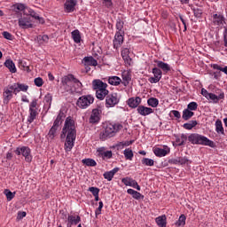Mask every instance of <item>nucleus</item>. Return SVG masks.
<instances>
[{"label":"nucleus","instance_id":"obj_1","mask_svg":"<svg viewBox=\"0 0 227 227\" xmlns=\"http://www.w3.org/2000/svg\"><path fill=\"white\" fill-rule=\"evenodd\" d=\"M62 139H65V150L66 152H72L74 148V143H75L76 131H75V121L71 117H67L65 121L64 128L60 135Z\"/></svg>","mask_w":227,"mask_h":227},{"label":"nucleus","instance_id":"obj_2","mask_svg":"<svg viewBox=\"0 0 227 227\" xmlns=\"http://www.w3.org/2000/svg\"><path fill=\"white\" fill-rule=\"evenodd\" d=\"M74 84H76L78 88H82V83L74 74L64 76L61 80L60 93H69V95L75 93V90L72 87Z\"/></svg>","mask_w":227,"mask_h":227},{"label":"nucleus","instance_id":"obj_3","mask_svg":"<svg viewBox=\"0 0 227 227\" xmlns=\"http://www.w3.org/2000/svg\"><path fill=\"white\" fill-rule=\"evenodd\" d=\"M188 141L192 143V145H202L203 146H210L214 148V141L208 139L207 137L203 135H200L198 133H192L188 137Z\"/></svg>","mask_w":227,"mask_h":227},{"label":"nucleus","instance_id":"obj_4","mask_svg":"<svg viewBox=\"0 0 227 227\" xmlns=\"http://www.w3.org/2000/svg\"><path fill=\"white\" fill-rule=\"evenodd\" d=\"M63 118H65V114L59 112L56 120L53 122L52 127L50 129L48 133V139H54L58 136V132L61 130V124L63 123Z\"/></svg>","mask_w":227,"mask_h":227},{"label":"nucleus","instance_id":"obj_5","mask_svg":"<svg viewBox=\"0 0 227 227\" xmlns=\"http://www.w3.org/2000/svg\"><path fill=\"white\" fill-rule=\"evenodd\" d=\"M121 127L122 126L121 124H113V123L107 124L104 132L100 133V139H102L103 141H106L107 137H113L114 134L118 132L120 129H121Z\"/></svg>","mask_w":227,"mask_h":227},{"label":"nucleus","instance_id":"obj_6","mask_svg":"<svg viewBox=\"0 0 227 227\" xmlns=\"http://www.w3.org/2000/svg\"><path fill=\"white\" fill-rule=\"evenodd\" d=\"M16 8L20 10V12H23V15H30L32 19H35V20H38L39 24H44L45 20L43 18L39 17L38 13H36L33 9L29 7H26L24 4H18L16 5Z\"/></svg>","mask_w":227,"mask_h":227},{"label":"nucleus","instance_id":"obj_7","mask_svg":"<svg viewBox=\"0 0 227 227\" xmlns=\"http://www.w3.org/2000/svg\"><path fill=\"white\" fill-rule=\"evenodd\" d=\"M93 102H95V98H93V96L84 95L78 98L76 106L77 107H80V109H87V107H90Z\"/></svg>","mask_w":227,"mask_h":227},{"label":"nucleus","instance_id":"obj_8","mask_svg":"<svg viewBox=\"0 0 227 227\" xmlns=\"http://www.w3.org/2000/svg\"><path fill=\"white\" fill-rule=\"evenodd\" d=\"M16 155H22L25 157L26 162H31L33 156H31V149L27 146L18 147L15 151Z\"/></svg>","mask_w":227,"mask_h":227},{"label":"nucleus","instance_id":"obj_9","mask_svg":"<svg viewBox=\"0 0 227 227\" xmlns=\"http://www.w3.org/2000/svg\"><path fill=\"white\" fill-rule=\"evenodd\" d=\"M18 24L21 29H29L33 27L31 15H24L19 19Z\"/></svg>","mask_w":227,"mask_h":227},{"label":"nucleus","instance_id":"obj_10","mask_svg":"<svg viewBox=\"0 0 227 227\" xmlns=\"http://www.w3.org/2000/svg\"><path fill=\"white\" fill-rule=\"evenodd\" d=\"M13 86L12 85H8L4 89L3 92V98H4V104L8 105L10 104V100L13 98Z\"/></svg>","mask_w":227,"mask_h":227},{"label":"nucleus","instance_id":"obj_11","mask_svg":"<svg viewBox=\"0 0 227 227\" xmlns=\"http://www.w3.org/2000/svg\"><path fill=\"white\" fill-rule=\"evenodd\" d=\"M120 99L118 98L117 93L108 94L106 98V107H114L119 104Z\"/></svg>","mask_w":227,"mask_h":227},{"label":"nucleus","instance_id":"obj_12","mask_svg":"<svg viewBox=\"0 0 227 227\" xmlns=\"http://www.w3.org/2000/svg\"><path fill=\"white\" fill-rule=\"evenodd\" d=\"M224 98V92L221 90H216L215 94L209 93V96L207 97V100H212L215 104H217L219 100H223Z\"/></svg>","mask_w":227,"mask_h":227},{"label":"nucleus","instance_id":"obj_13","mask_svg":"<svg viewBox=\"0 0 227 227\" xmlns=\"http://www.w3.org/2000/svg\"><path fill=\"white\" fill-rule=\"evenodd\" d=\"M125 35V32H116L114 38V49H120L121 45H123V36Z\"/></svg>","mask_w":227,"mask_h":227},{"label":"nucleus","instance_id":"obj_14","mask_svg":"<svg viewBox=\"0 0 227 227\" xmlns=\"http://www.w3.org/2000/svg\"><path fill=\"white\" fill-rule=\"evenodd\" d=\"M153 74L154 77H150L149 82H151V84H157V82L162 79V71L159 69V67H154L153 68Z\"/></svg>","mask_w":227,"mask_h":227},{"label":"nucleus","instance_id":"obj_15","mask_svg":"<svg viewBox=\"0 0 227 227\" xmlns=\"http://www.w3.org/2000/svg\"><path fill=\"white\" fill-rule=\"evenodd\" d=\"M100 114H102V109H93L89 119L90 123H98V121H100Z\"/></svg>","mask_w":227,"mask_h":227},{"label":"nucleus","instance_id":"obj_16","mask_svg":"<svg viewBox=\"0 0 227 227\" xmlns=\"http://www.w3.org/2000/svg\"><path fill=\"white\" fill-rule=\"evenodd\" d=\"M12 89L13 90V94L17 95L18 93H20V91H27L29 90V86L24 84V83H13L12 85Z\"/></svg>","mask_w":227,"mask_h":227},{"label":"nucleus","instance_id":"obj_17","mask_svg":"<svg viewBox=\"0 0 227 227\" xmlns=\"http://www.w3.org/2000/svg\"><path fill=\"white\" fill-rule=\"evenodd\" d=\"M98 157L106 159H111L113 157V152L112 151H106V147H99L98 149Z\"/></svg>","mask_w":227,"mask_h":227},{"label":"nucleus","instance_id":"obj_18","mask_svg":"<svg viewBox=\"0 0 227 227\" xmlns=\"http://www.w3.org/2000/svg\"><path fill=\"white\" fill-rule=\"evenodd\" d=\"M170 152V149L169 147L168 146H164V148H159V147H156L154 150H153V153L154 155H156V157H166V155L168 153H169Z\"/></svg>","mask_w":227,"mask_h":227},{"label":"nucleus","instance_id":"obj_19","mask_svg":"<svg viewBox=\"0 0 227 227\" xmlns=\"http://www.w3.org/2000/svg\"><path fill=\"white\" fill-rule=\"evenodd\" d=\"M137 111L141 116H148V114H152V113H153V109L146 107L145 106H137Z\"/></svg>","mask_w":227,"mask_h":227},{"label":"nucleus","instance_id":"obj_20","mask_svg":"<svg viewBox=\"0 0 227 227\" xmlns=\"http://www.w3.org/2000/svg\"><path fill=\"white\" fill-rule=\"evenodd\" d=\"M92 86L96 91H98V90H107V83H105L100 80H94L92 82Z\"/></svg>","mask_w":227,"mask_h":227},{"label":"nucleus","instance_id":"obj_21","mask_svg":"<svg viewBox=\"0 0 227 227\" xmlns=\"http://www.w3.org/2000/svg\"><path fill=\"white\" fill-rule=\"evenodd\" d=\"M139 104H141V98H130L128 100V106L132 109H136V107H139Z\"/></svg>","mask_w":227,"mask_h":227},{"label":"nucleus","instance_id":"obj_22","mask_svg":"<svg viewBox=\"0 0 227 227\" xmlns=\"http://www.w3.org/2000/svg\"><path fill=\"white\" fill-rule=\"evenodd\" d=\"M129 54H130V51H129V49L125 48L121 51V56H122L124 62L126 63V65L130 67V65L132 63V59H130Z\"/></svg>","mask_w":227,"mask_h":227},{"label":"nucleus","instance_id":"obj_23","mask_svg":"<svg viewBox=\"0 0 227 227\" xmlns=\"http://www.w3.org/2000/svg\"><path fill=\"white\" fill-rule=\"evenodd\" d=\"M77 5V0H67L64 6L66 10L70 12L75 10V6Z\"/></svg>","mask_w":227,"mask_h":227},{"label":"nucleus","instance_id":"obj_24","mask_svg":"<svg viewBox=\"0 0 227 227\" xmlns=\"http://www.w3.org/2000/svg\"><path fill=\"white\" fill-rule=\"evenodd\" d=\"M155 63H157L158 68L159 69L160 68V70H162L163 72H166V74H168V72L171 70V67L168 66V64L166 62L156 60Z\"/></svg>","mask_w":227,"mask_h":227},{"label":"nucleus","instance_id":"obj_25","mask_svg":"<svg viewBox=\"0 0 227 227\" xmlns=\"http://www.w3.org/2000/svg\"><path fill=\"white\" fill-rule=\"evenodd\" d=\"M83 62L85 67H97L98 65V62L93 57H85Z\"/></svg>","mask_w":227,"mask_h":227},{"label":"nucleus","instance_id":"obj_26","mask_svg":"<svg viewBox=\"0 0 227 227\" xmlns=\"http://www.w3.org/2000/svg\"><path fill=\"white\" fill-rule=\"evenodd\" d=\"M4 67H6V68H8L10 72H12V74L17 73V67H15V63H13V60L12 59L5 60Z\"/></svg>","mask_w":227,"mask_h":227},{"label":"nucleus","instance_id":"obj_27","mask_svg":"<svg viewBox=\"0 0 227 227\" xmlns=\"http://www.w3.org/2000/svg\"><path fill=\"white\" fill-rule=\"evenodd\" d=\"M213 23L215 26H221L224 23V16L221 14H214L213 15Z\"/></svg>","mask_w":227,"mask_h":227},{"label":"nucleus","instance_id":"obj_28","mask_svg":"<svg viewBox=\"0 0 227 227\" xmlns=\"http://www.w3.org/2000/svg\"><path fill=\"white\" fill-rule=\"evenodd\" d=\"M128 194H130L134 200H145V195L141 194L140 192L133 190V189H128L127 190Z\"/></svg>","mask_w":227,"mask_h":227},{"label":"nucleus","instance_id":"obj_29","mask_svg":"<svg viewBox=\"0 0 227 227\" xmlns=\"http://www.w3.org/2000/svg\"><path fill=\"white\" fill-rule=\"evenodd\" d=\"M121 182L129 187H136L137 185V182L130 177H124L121 179Z\"/></svg>","mask_w":227,"mask_h":227},{"label":"nucleus","instance_id":"obj_30","mask_svg":"<svg viewBox=\"0 0 227 227\" xmlns=\"http://www.w3.org/2000/svg\"><path fill=\"white\" fill-rule=\"evenodd\" d=\"M107 95H109V90H107V89L96 90V97L99 100H104Z\"/></svg>","mask_w":227,"mask_h":227},{"label":"nucleus","instance_id":"obj_31","mask_svg":"<svg viewBox=\"0 0 227 227\" xmlns=\"http://www.w3.org/2000/svg\"><path fill=\"white\" fill-rule=\"evenodd\" d=\"M192 116H194V112H192L187 108L183 111L182 118L185 121L191 120L192 118Z\"/></svg>","mask_w":227,"mask_h":227},{"label":"nucleus","instance_id":"obj_32","mask_svg":"<svg viewBox=\"0 0 227 227\" xmlns=\"http://www.w3.org/2000/svg\"><path fill=\"white\" fill-rule=\"evenodd\" d=\"M67 221L71 225L73 224L76 225V224H79V222L81 221V216L71 215H68Z\"/></svg>","mask_w":227,"mask_h":227},{"label":"nucleus","instance_id":"obj_33","mask_svg":"<svg viewBox=\"0 0 227 227\" xmlns=\"http://www.w3.org/2000/svg\"><path fill=\"white\" fill-rule=\"evenodd\" d=\"M108 82L112 86H120V84L121 83V79L118 76H111L108 79Z\"/></svg>","mask_w":227,"mask_h":227},{"label":"nucleus","instance_id":"obj_34","mask_svg":"<svg viewBox=\"0 0 227 227\" xmlns=\"http://www.w3.org/2000/svg\"><path fill=\"white\" fill-rule=\"evenodd\" d=\"M72 38L75 43H81V32L78 29L74 30L72 33Z\"/></svg>","mask_w":227,"mask_h":227},{"label":"nucleus","instance_id":"obj_35","mask_svg":"<svg viewBox=\"0 0 227 227\" xmlns=\"http://www.w3.org/2000/svg\"><path fill=\"white\" fill-rule=\"evenodd\" d=\"M37 114H38V112L36 111V109H29V116L27 118V121H29L30 123H33V121L36 120Z\"/></svg>","mask_w":227,"mask_h":227},{"label":"nucleus","instance_id":"obj_36","mask_svg":"<svg viewBox=\"0 0 227 227\" xmlns=\"http://www.w3.org/2000/svg\"><path fill=\"white\" fill-rule=\"evenodd\" d=\"M187 141V135L182 134L181 137L176 138V143H177V146H184L185 145V142Z\"/></svg>","mask_w":227,"mask_h":227},{"label":"nucleus","instance_id":"obj_37","mask_svg":"<svg viewBox=\"0 0 227 227\" xmlns=\"http://www.w3.org/2000/svg\"><path fill=\"white\" fill-rule=\"evenodd\" d=\"M196 125H198V121H190L189 122L184 123L183 125V127L186 130H192V129H194V127H196Z\"/></svg>","mask_w":227,"mask_h":227},{"label":"nucleus","instance_id":"obj_38","mask_svg":"<svg viewBox=\"0 0 227 227\" xmlns=\"http://www.w3.org/2000/svg\"><path fill=\"white\" fill-rule=\"evenodd\" d=\"M215 131L217 134H224V128H223V121L221 120L215 121Z\"/></svg>","mask_w":227,"mask_h":227},{"label":"nucleus","instance_id":"obj_39","mask_svg":"<svg viewBox=\"0 0 227 227\" xmlns=\"http://www.w3.org/2000/svg\"><path fill=\"white\" fill-rule=\"evenodd\" d=\"M155 221L158 226L166 227V215L158 216Z\"/></svg>","mask_w":227,"mask_h":227},{"label":"nucleus","instance_id":"obj_40","mask_svg":"<svg viewBox=\"0 0 227 227\" xmlns=\"http://www.w3.org/2000/svg\"><path fill=\"white\" fill-rule=\"evenodd\" d=\"M82 164H85V166H89L91 168H95V166H97V161H95V160L93 159H83L82 160Z\"/></svg>","mask_w":227,"mask_h":227},{"label":"nucleus","instance_id":"obj_41","mask_svg":"<svg viewBox=\"0 0 227 227\" xmlns=\"http://www.w3.org/2000/svg\"><path fill=\"white\" fill-rule=\"evenodd\" d=\"M147 104L151 107H157V106H159V99L156 98H151L147 100Z\"/></svg>","mask_w":227,"mask_h":227},{"label":"nucleus","instance_id":"obj_42","mask_svg":"<svg viewBox=\"0 0 227 227\" xmlns=\"http://www.w3.org/2000/svg\"><path fill=\"white\" fill-rule=\"evenodd\" d=\"M124 157L128 160H132V157H134V153L131 151L130 148H128V149L124 150Z\"/></svg>","mask_w":227,"mask_h":227},{"label":"nucleus","instance_id":"obj_43","mask_svg":"<svg viewBox=\"0 0 227 227\" xmlns=\"http://www.w3.org/2000/svg\"><path fill=\"white\" fill-rule=\"evenodd\" d=\"M4 194H5L7 201H12V200L15 198V192H12V191L8 189L4 190Z\"/></svg>","mask_w":227,"mask_h":227},{"label":"nucleus","instance_id":"obj_44","mask_svg":"<svg viewBox=\"0 0 227 227\" xmlns=\"http://www.w3.org/2000/svg\"><path fill=\"white\" fill-rule=\"evenodd\" d=\"M37 40H38L39 43H47L49 42V35H40L37 36Z\"/></svg>","mask_w":227,"mask_h":227},{"label":"nucleus","instance_id":"obj_45","mask_svg":"<svg viewBox=\"0 0 227 227\" xmlns=\"http://www.w3.org/2000/svg\"><path fill=\"white\" fill-rule=\"evenodd\" d=\"M185 220H186L185 215H181L179 216L178 221L176 223V226H185Z\"/></svg>","mask_w":227,"mask_h":227},{"label":"nucleus","instance_id":"obj_46","mask_svg":"<svg viewBox=\"0 0 227 227\" xmlns=\"http://www.w3.org/2000/svg\"><path fill=\"white\" fill-rule=\"evenodd\" d=\"M123 21L121 20H117L116 22V29L118 30L117 33H121L123 31Z\"/></svg>","mask_w":227,"mask_h":227},{"label":"nucleus","instance_id":"obj_47","mask_svg":"<svg viewBox=\"0 0 227 227\" xmlns=\"http://www.w3.org/2000/svg\"><path fill=\"white\" fill-rule=\"evenodd\" d=\"M142 164H144V166H153L154 161L152 159L144 158L142 160Z\"/></svg>","mask_w":227,"mask_h":227},{"label":"nucleus","instance_id":"obj_48","mask_svg":"<svg viewBox=\"0 0 227 227\" xmlns=\"http://www.w3.org/2000/svg\"><path fill=\"white\" fill-rule=\"evenodd\" d=\"M186 109H188V111H196V109H198V103L196 102L189 103Z\"/></svg>","mask_w":227,"mask_h":227},{"label":"nucleus","instance_id":"obj_49","mask_svg":"<svg viewBox=\"0 0 227 227\" xmlns=\"http://www.w3.org/2000/svg\"><path fill=\"white\" fill-rule=\"evenodd\" d=\"M193 13H194V17H197V19H200V17L203 15V10L201 8H193Z\"/></svg>","mask_w":227,"mask_h":227},{"label":"nucleus","instance_id":"obj_50","mask_svg":"<svg viewBox=\"0 0 227 227\" xmlns=\"http://www.w3.org/2000/svg\"><path fill=\"white\" fill-rule=\"evenodd\" d=\"M35 84L37 86V88H42L43 86V79L42 77H37L34 80Z\"/></svg>","mask_w":227,"mask_h":227},{"label":"nucleus","instance_id":"obj_51","mask_svg":"<svg viewBox=\"0 0 227 227\" xmlns=\"http://www.w3.org/2000/svg\"><path fill=\"white\" fill-rule=\"evenodd\" d=\"M213 68L215 70H220V72H223V74H225L227 75V66H225L224 67H222L219 65H214Z\"/></svg>","mask_w":227,"mask_h":227},{"label":"nucleus","instance_id":"obj_52","mask_svg":"<svg viewBox=\"0 0 227 227\" xmlns=\"http://www.w3.org/2000/svg\"><path fill=\"white\" fill-rule=\"evenodd\" d=\"M98 205H99L98 207L95 211L96 217L102 214V208H104V202L99 201Z\"/></svg>","mask_w":227,"mask_h":227},{"label":"nucleus","instance_id":"obj_53","mask_svg":"<svg viewBox=\"0 0 227 227\" xmlns=\"http://www.w3.org/2000/svg\"><path fill=\"white\" fill-rule=\"evenodd\" d=\"M103 176L106 180H108V182H111V180H113V178L114 177L111 171L105 172Z\"/></svg>","mask_w":227,"mask_h":227},{"label":"nucleus","instance_id":"obj_54","mask_svg":"<svg viewBox=\"0 0 227 227\" xmlns=\"http://www.w3.org/2000/svg\"><path fill=\"white\" fill-rule=\"evenodd\" d=\"M89 191H90V192H92L93 196H97L100 192V189H98L97 187H90Z\"/></svg>","mask_w":227,"mask_h":227},{"label":"nucleus","instance_id":"obj_55","mask_svg":"<svg viewBox=\"0 0 227 227\" xmlns=\"http://www.w3.org/2000/svg\"><path fill=\"white\" fill-rule=\"evenodd\" d=\"M171 113L177 120H180L182 118V114H180V112H178L177 110H172Z\"/></svg>","mask_w":227,"mask_h":227},{"label":"nucleus","instance_id":"obj_56","mask_svg":"<svg viewBox=\"0 0 227 227\" xmlns=\"http://www.w3.org/2000/svg\"><path fill=\"white\" fill-rule=\"evenodd\" d=\"M36 106H38V100L34 99L29 105V109H36Z\"/></svg>","mask_w":227,"mask_h":227},{"label":"nucleus","instance_id":"obj_57","mask_svg":"<svg viewBox=\"0 0 227 227\" xmlns=\"http://www.w3.org/2000/svg\"><path fill=\"white\" fill-rule=\"evenodd\" d=\"M189 162V159L185 157H179V164L184 165Z\"/></svg>","mask_w":227,"mask_h":227},{"label":"nucleus","instance_id":"obj_58","mask_svg":"<svg viewBox=\"0 0 227 227\" xmlns=\"http://www.w3.org/2000/svg\"><path fill=\"white\" fill-rule=\"evenodd\" d=\"M44 101L47 103V104H51L52 102V96L51 94H47L45 97H44Z\"/></svg>","mask_w":227,"mask_h":227},{"label":"nucleus","instance_id":"obj_59","mask_svg":"<svg viewBox=\"0 0 227 227\" xmlns=\"http://www.w3.org/2000/svg\"><path fill=\"white\" fill-rule=\"evenodd\" d=\"M104 4L106 8H111L113 6V0H103Z\"/></svg>","mask_w":227,"mask_h":227},{"label":"nucleus","instance_id":"obj_60","mask_svg":"<svg viewBox=\"0 0 227 227\" xmlns=\"http://www.w3.org/2000/svg\"><path fill=\"white\" fill-rule=\"evenodd\" d=\"M3 36L6 40H12V34H10V32H3Z\"/></svg>","mask_w":227,"mask_h":227},{"label":"nucleus","instance_id":"obj_61","mask_svg":"<svg viewBox=\"0 0 227 227\" xmlns=\"http://www.w3.org/2000/svg\"><path fill=\"white\" fill-rule=\"evenodd\" d=\"M201 95H203V97H205L206 98H208L210 93L208 92V90L202 89L201 90Z\"/></svg>","mask_w":227,"mask_h":227},{"label":"nucleus","instance_id":"obj_62","mask_svg":"<svg viewBox=\"0 0 227 227\" xmlns=\"http://www.w3.org/2000/svg\"><path fill=\"white\" fill-rule=\"evenodd\" d=\"M27 214L26 212L22 211V212H19L18 213V219H24V217H26Z\"/></svg>","mask_w":227,"mask_h":227},{"label":"nucleus","instance_id":"obj_63","mask_svg":"<svg viewBox=\"0 0 227 227\" xmlns=\"http://www.w3.org/2000/svg\"><path fill=\"white\" fill-rule=\"evenodd\" d=\"M134 141L121 142V146H130Z\"/></svg>","mask_w":227,"mask_h":227},{"label":"nucleus","instance_id":"obj_64","mask_svg":"<svg viewBox=\"0 0 227 227\" xmlns=\"http://www.w3.org/2000/svg\"><path fill=\"white\" fill-rule=\"evenodd\" d=\"M172 164H180V158L171 160Z\"/></svg>","mask_w":227,"mask_h":227}]
</instances>
